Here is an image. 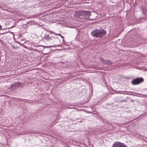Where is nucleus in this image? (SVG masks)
Wrapping results in <instances>:
<instances>
[{"label": "nucleus", "instance_id": "obj_1", "mask_svg": "<svg viewBox=\"0 0 147 147\" xmlns=\"http://www.w3.org/2000/svg\"><path fill=\"white\" fill-rule=\"evenodd\" d=\"M45 40L48 41L50 42L51 43H53L55 44L54 45L48 46L49 47H56L58 46L61 47L62 46V44L60 42V40L57 37H55L54 36H49V34H45L43 37Z\"/></svg>", "mask_w": 147, "mask_h": 147}, {"label": "nucleus", "instance_id": "obj_2", "mask_svg": "<svg viewBox=\"0 0 147 147\" xmlns=\"http://www.w3.org/2000/svg\"><path fill=\"white\" fill-rule=\"evenodd\" d=\"M91 12L90 11H81L76 12L74 16L80 19H88L89 20H92V19L89 18L90 16L91 15Z\"/></svg>", "mask_w": 147, "mask_h": 147}, {"label": "nucleus", "instance_id": "obj_3", "mask_svg": "<svg viewBox=\"0 0 147 147\" xmlns=\"http://www.w3.org/2000/svg\"><path fill=\"white\" fill-rule=\"evenodd\" d=\"M106 34V31L103 29H96L91 33V35L96 38H101Z\"/></svg>", "mask_w": 147, "mask_h": 147}, {"label": "nucleus", "instance_id": "obj_4", "mask_svg": "<svg viewBox=\"0 0 147 147\" xmlns=\"http://www.w3.org/2000/svg\"><path fill=\"white\" fill-rule=\"evenodd\" d=\"M144 80V79L142 77L138 78L133 79L131 83L133 85H136L142 82Z\"/></svg>", "mask_w": 147, "mask_h": 147}, {"label": "nucleus", "instance_id": "obj_5", "mask_svg": "<svg viewBox=\"0 0 147 147\" xmlns=\"http://www.w3.org/2000/svg\"><path fill=\"white\" fill-rule=\"evenodd\" d=\"M112 147H127V146L123 143L116 142L113 144Z\"/></svg>", "mask_w": 147, "mask_h": 147}, {"label": "nucleus", "instance_id": "obj_6", "mask_svg": "<svg viewBox=\"0 0 147 147\" xmlns=\"http://www.w3.org/2000/svg\"><path fill=\"white\" fill-rule=\"evenodd\" d=\"M23 86L21 83L18 82L12 83L11 85V87L15 88H18V87H22Z\"/></svg>", "mask_w": 147, "mask_h": 147}, {"label": "nucleus", "instance_id": "obj_7", "mask_svg": "<svg viewBox=\"0 0 147 147\" xmlns=\"http://www.w3.org/2000/svg\"><path fill=\"white\" fill-rule=\"evenodd\" d=\"M99 60L104 64H109L111 63V62L110 60H105L103 58L100 57Z\"/></svg>", "mask_w": 147, "mask_h": 147}, {"label": "nucleus", "instance_id": "obj_8", "mask_svg": "<svg viewBox=\"0 0 147 147\" xmlns=\"http://www.w3.org/2000/svg\"><path fill=\"white\" fill-rule=\"evenodd\" d=\"M50 34H53L55 35H60V34H56L55 33L52 32L50 30L48 32Z\"/></svg>", "mask_w": 147, "mask_h": 147}, {"label": "nucleus", "instance_id": "obj_9", "mask_svg": "<svg viewBox=\"0 0 147 147\" xmlns=\"http://www.w3.org/2000/svg\"><path fill=\"white\" fill-rule=\"evenodd\" d=\"M49 15L48 14H46V15L44 16L43 17V18L46 19V18H49Z\"/></svg>", "mask_w": 147, "mask_h": 147}, {"label": "nucleus", "instance_id": "obj_10", "mask_svg": "<svg viewBox=\"0 0 147 147\" xmlns=\"http://www.w3.org/2000/svg\"><path fill=\"white\" fill-rule=\"evenodd\" d=\"M119 102H127V101L126 100H122L120 101Z\"/></svg>", "mask_w": 147, "mask_h": 147}, {"label": "nucleus", "instance_id": "obj_11", "mask_svg": "<svg viewBox=\"0 0 147 147\" xmlns=\"http://www.w3.org/2000/svg\"><path fill=\"white\" fill-rule=\"evenodd\" d=\"M58 35L60 36L61 37V38L63 39V41H64V40L63 39L64 37L63 36L61 35V34H60V35Z\"/></svg>", "mask_w": 147, "mask_h": 147}, {"label": "nucleus", "instance_id": "obj_12", "mask_svg": "<svg viewBox=\"0 0 147 147\" xmlns=\"http://www.w3.org/2000/svg\"><path fill=\"white\" fill-rule=\"evenodd\" d=\"M33 46H34L35 47H37L38 46L36 45V44H34Z\"/></svg>", "mask_w": 147, "mask_h": 147}, {"label": "nucleus", "instance_id": "obj_13", "mask_svg": "<svg viewBox=\"0 0 147 147\" xmlns=\"http://www.w3.org/2000/svg\"><path fill=\"white\" fill-rule=\"evenodd\" d=\"M24 100H26V99H25V100H22V101H24V102H25V101H24Z\"/></svg>", "mask_w": 147, "mask_h": 147}, {"label": "nucleus", "instance_id": "obj_14", "mask_svg": "<svg viewBox=\"0 0 147 147\" xmlns=\"http://www.w3.org/2000/svg\"><path fill=\"white\" fill-rule=\"evenodd\" d=\"M30 101L31 102H33V101H32V100H30Z\"/></svg>", "mask_w": 147, "mask_h": 147}, {"label": "nucleus", "instance_id": "obj_15", "mask_svg": "<svg viewBox=\"0 0 147 147\" xmlns=\"http://www.w3.org/2000/svg\"><path fill=\"white\" fill-rule=\"evenodd\" d=\"M19 99H20V100H22V99H21V98H20Z\"/></svg>", "mask_w": 147, "mask_h": 147}, {"label": "nucleus", "instance_id": "obj_16", "mask_svg": "<svg viewBox=\"0 0 147 147\" xmlns=\"http://www.w3.org/2000/svg\"><path fill=\"white\" fill-rule=\"evenodd\" d=\"M27 102H28V101H27Z\"/></svg>", "mask_w": 147, "mask_h": 147}]
</instances>
